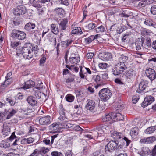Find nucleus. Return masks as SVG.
<instances>
[{
    "instance_id": "f257e3e1",
    "label": "nucleus",
    "mask_w": 156,
    "mask_h": 156,
    "mask_svg": "<svg viewBox=\"0 0 156 156\" xmlns=\"http://www.w3.org/2000/svg\"><path fill=\"white\" fill-rule=\"evenodd\" d=\"M33 47L30 46L18 47L16 49V63L19 64L23 58L29 59L32 58Z\"/></svg>"
},
{
    "instance_id": "f03ea898",
    "label": "nucleus",
    "mask_w": 156,
    "mask_h": 156,
    "mask_svg": "<svg viewBox=\"0 0 156 156\" xmlns=\"http://www.w3.org/2000/svg\"><path fill=\"white\" fill-rule=\"evenodd\" d=\"M127 68L124 62H120L115 65L114 69L112 71V73L114 75H119L122 73Z\"/></svg>"
},
{
    "instance_id": "7ed1b4c3",
    "label": "nucleus",
    "mask_w": 156,
    "mask_h": 156,
    "mask_svg": "<svg viewBox=\"0 0 156 156\" xmlns=\"http://www.w3.org/2000/svg\"><path fill=\"white\" fill-rule=\"evenodd\" d=\"M99 95L101 99L104 101H106L110 98L112 93L108 89L103 88L100 91Z\"/></svg>"
},
{
    "instance_id": "20e7f679",
    "label": "nucleus",
    "mask_w": 156,
    "mask_h": 156,
    "mask_svg": "<svg viewBox=\"0 0 156 156\" xmlns=\"http://www.w3.org/2000/svg\"><path fill=\"white\" fill-rule=\"evenodd\" d=\"M118 141L117 140H112L107 144L105 147V151L106 153L112 152L117 147L118 145Z\"/></svg>"
},
{
    "instance_id": "39448f33",
    "label": "nucleus",
    "mask_w": 156,
    "mask_h": 156,
    "mask_svg": "<svg viewBox=\"0 0 156 156\" xmlns=\"http://www.w3.org/2000/svg\"><path fill=\"white\" fill-rule=\"evenodd\" d=\"M12 35L13 37L19 40H23L26 37V34L23 32L18 30H13Z\"/></svg>"
},
{
    "instance_id": "423d86ee",
    "label": "nucleus",
    "mask_w": 156,
    "mask_h": 156,
    "mask_svg": "<svg viewBox=\"0 0 156 156\" xmlns=\"http://www.w3.org/2000/svg\"><path fill=\"white\" fill-rule=\"evenodd\" d=\"M111 136L113 138L117 139H124V140L126 143V146H128L130 143V140H129L126 137L123 138V136L122 133L121 132H118L116 131H114L111 134Z\"/></svg>"
},
{
    "instance_id": "0eeeda50",
    "label": "nucleus",
    "mask_w": 156,
    "mask_h": 156,
    "mask_svg": "<svg viewBox=\"0 0 156 156\" xmlns=\"http://www.w3.org/2000/svg\"><path fill=\"white\" fill-rule=\"evenodd\" d=\"M145 73L146 76L151 81L156 78V73L155 71L151 68H148L146 69Z\"/></svg>"
},
{
    "instance_id": "6e6552de",
    "label": "nucleus",
    "mask_w": 156,
    "mask_h": 156,
    "mask_svg": "<svg viewBox=\"0 0 156 156\" xmlns=\"http://www.w3.org/2000/svg\"><path fill=\"white\" fill-rule=\"evenodd\" d=\"M149 82L146 80L141 81L139 85V88L137 89L136 92L140 94L144 91V90L148 87Z\"/></svg>"
},
{
    "instance_id": "1a4fd4ad",
    "label": "nucleus",
    "mask_w": 156,
    "mask_h": 156,
    "mask_svg": "<svg viewBox=\"0 0 156 156\" xmlns=\"http://www.w3.org/2000/svg\"><path fill=\"white\" fill-rule=\"evenodd\" d=\"M26 11V8L23 6H18L16 8L13 9V14L17 16H19L21 14H25Z\"/></svg>"
},
{
    "instance_id": "9d476101",
    "label": "nucleus",
    "mask_w": 156,
    "mask_h": 156,
    "mask_svg": "<svg viewBox=\"0 0 156 156\" xmlns=\"http://www.w3.org/2000/svg\"><path fill=\"white\" fill-rule=\"evenodd\" d=\"M87 104L85 106L86 109L91 112L94 111L96 106L94 101L89 99L87 100Z\"/></svg>"
},
{
    "instance_id": "9b49d317",
    "label": "nucleus",
    "mask_w": 156,
    "mask_h": 156,
    "mask_svg": "<svg viewBox=\"0 0 156 156\" xmlns=\"http://www.w3.org/2000/svg\"><path fill=\"white\" fill-rule=\"evenodd\" d=\"M154 101V98L151 96H147L144 98L143 102L142 105L144 107H147L150 105Z\"/></svg>"
},
{
    "instance_id": "f8f14e48",
    "label": "nucleus",
    "mask_w": 156,
    "mask_h": 156,
    "mask_svg": "<svg viewBox=\"0 0 156 156\" xmlns=\"http://www.w3.org/2000/svg\"><path fill=\"white\" fill-rule=\"evenodd\" d=\"M98 57L102 60L107 61L112 58V56L110 53H100L98 55Z\"/></svg>"
},
{
    "instance_id": "ddd939ff",
    "label": "nucleus",
    "mask_w": 156,
    "mask_h": 156,
    "mask_svg": "<svg viewBox=\"0 0 156 156\" xmlns=\"http://www.w3.org/2000/svg\"><path fill=\"white\" fill-rule=\"evenodd\" d=\"M50 120L51 117L50 116H46L40 118L39 121L40 124L41 125H48L51 123Z\"/></svg>"
},
{
    "instance_id": "4468645a",
    "label": "nucleus",
    "mask_w": 156,
    "mask_h": 156,
    "mask_svg": "<svg viewBox=\"0 0 156 156\" xmlns=\"http://www.w3.org/2000/svg\"><path fill=\"white\" fill-rule=\"evenodd\" d=\"M59 114L60 116L59 117V119L61 121H63L62 123H64L65 122H68L69 119L66 116L65 110L62 107L60 108L59 110Z\"/></svg>"
},
{
    "instance_id": "2eb2a0df",
    "label": "nucleus",
    "mask_w": 156,
    "mask_h": 156,
    "mask_svg": "<svg viewBox=\"0 0 156 156\" xmlns=\"http://www.w3.org/2000/svg\"><path fill=\"white\" fill-rule=\"evenodd\" d=\"M97 130L99 132L98 133V135H99V133L101 134L103 133H107L109 131L111 132V131L110 127L105 125L102 126L100 128H98L97 129Z\"/></svg>"
},
{
    "instance_id": "dca6fc26",
    "label": "nucleus",
    "mask_w": 156,
    "mask_h": 156,
    "mask_svg": "<svg viewBox=\"0 0 156 156\" xmlns=\"http://www.w3.org/2000/svg\"><path fill=\"white\" fill-rule=\"evenodd\" d=\"M68 20L67 19L64 18L61 20L59 23V27L61 30H65L67 27Z\"/></svg>"
},
{
    "instance_id": "f3484780",
    "label": "nucleus",
    "mask_w": 156,
    "mask_h": 156,
    "mask_svg": "<svg viewBox=\"0 0 156 156\" xmlns=\"http://www.w3.org/2000/svg\"><path fill=\"white\" fill-rule=\"evenodd\" d=\"M92 80L94 81L97 84V85L94 86L96 89H97L99 87H100L101 84H98L101 80V77L99 75H94L92 79Z\"/></svg>"
},
{
    "instance_id": "a211bd4d",
    "label": "nucleus",
    "mask_w": 156,
    "mask_h": 156,
    "mask_svg": "<svg viewBox=\"0 0 156 156\" xmlns=\"http://www.w3.org/2000/svg\"><path fill=\"white\" fill-rule=\"evenodd\" d=\"M136 74V73L135 71L131 69L126 72L125 76L127 78L130 79L133 76H135Z\"/></svg>"
},
{
    "instance_id": "6ab92c4d",
    "label": "nucleus",
    "mask_w": 156,
    "mask_h": 156,
    "mask_svg": "<svg viewBox=\"0 0 156 156\" xmlns=\"http://www.w3.org/2000/svg\"><path fill=\"white\" fill-rule=\"evenodd\" d=\"M35 84V83L32 80L27 81L25 82V84L23 87V88L24 89H27L34 87Z\"/></svg>"
},
{
    "instance_id": "aec40b11",
    "label": "nucleus",
    "mask_w": 156,
    "mask_h": 156,
    "mask_svg": "<svg viewBox=\"0 0 156 156\" xmlns=\"http://www.w3.org/2000/svg\"><path fill=\"white\" fill-rule=\"evenodd\" d=\"M27 101L32 106L36 105L37 103V101L35 100V98L31 96L27 98Z\"/></svg>"
},
{
    "instance_id": "412c9836",
    "label": "nucleus",
    "mask_w": 156,
    "mask_h": 156,
    "mask_svg": "<svg viewBox=\"0 0 156 156\" xmlns=\"http://www.w3.org/2000/svg\"><path fill=\"white\" fill-rule=\"evenodd\" d=\"M58 124L56 123H54L51 124L49 126V130L53 131V132H56L59 130L58 127Z\"/></svg>"
},
{
    "instance_id": "4be33fe9",
    "label": "nucleus",
    "mask_w": 156,
    "mask_h": 156,
    "mask_svg": "<svg viewBox=\"0 0 156 156\" xmlns=\"http://www.w3.org/2000/svg\"><path fill=\"white\" fill-rule=\"evenodd\" d=\"M113 119L116 118L117 121L122 120L124 119V115H122L121 114L119 113H116V114L113 113Z\"/></svg>"
},
{
    "instance_id": "5701e85b",
    "label": "nucleus",
    "mask_w": 156,
    "mask_h": 156,
    "mask_svg": "<svg viewBox=\"0 0 156 156\" xmlns=\"http://www.w3.org/2000/svg\"><path fill=\"white\" fill-rule=\"evenodd\" d=\"M10 144L8 140H4L2 141L0 144V147L4 148L9 147L10 146Z\"/></svg>"
},
{
    "instance_id": "b1692460",
    "label": "nucleus",
    "mask_w": 156,
    "mask_h": 156,
    "mask_svg": "<svg viewBox=\"0 0 156 156\" xmlns=\"http://www.w3.org/2000/svg\"><path fill=\"white\" fill-rule=\"evenodd\" d=\"M80 58L78 56L70 57L69 58V61L71 64H76L80 62Z\"/></svg>"
},
{
    "instance_id": "393cba45",
    "label": "nucleus",
    "mask_w": 156,
    "mask_h": 156,
    "mask_svg": "<svg viewBox=\"0 0 156 156\" xmlns=\"http://www.w3.org/2000/svg\"><path fill=\"white\" fill-rule=\"evenodd\" d=\"M30 2L32 6L36 8H39L41 6L39 0H30Z\"/></svg>"
},
{
    "instance_id": "a878e982",
    "label": "nucleus",
    "mask_w": 156,
    "mask_h": 156,
    "mask_svg": "<svg viewBox=\"0 0 156 156\" xmlns=\"http://www.w3.org/2000/svg\"><path fill=\"white\" fill-rule=\"evenodd\" d=\"M35 27V25L34 23H29L25 26V29L27 30H30L31 29H34Z\"/></svg>"
},
{
    "instance_id": "bb28decb",
    "label": "nucleus",
    "mask_w": 156,
    "mask_h": 156,
    "mask_svg": "<svg viewBox=\"0 0 156 156\" xmlns=\"http://www.w3.org/2000/svg\"><path fill=\"white\" fill-rule=\"evenodd\" d=\"M156 130V126L147 128L145 131L146 133L150 134L153 133Z\"/></svg>"
},
{
    "instance_id": "cd10ccee",
    "label": "nucleus",
    "mask_w": 156,
    "mask_h": 156,
    "mask_svg": "<svg viewBox=\"0 0 156 156\" xmlns=\"http://www.w3.org/2000/svg\"><path fill=\"white\" fill-rule=\"evenodd\" d=\"M10 128L6 126H4L3 129L2 131V134L5 136H8L10 133Z\"/></svg>"
},
{
    "instance_id": "c85d7f7f",
    "label": "nucleus",
    "mask_w": 156,
    "mask_h": 156,
    "mask_svg": "<svg viewBox=\"0 0 156 156\" xmlns=\"http://www.w3.org/2000/svg\"><path fill=\"white\" fill-rule=\"evenodd\" d=\"M68 122H65L64 123H62L61 125L62 127L64 128H71L73 129L74 125H73L71 123H68Z\"/></svg>"
},
{
    "instance_id": "c756f323",
    "label": "nucleus",
    "mask_w": 156,
    "mask_h": 156,
    "mask_svg": "<svg viewBox=\"0 0 156 156\" xmlns=\"http://www.w3.org/2000/svg\"><path fill=\"white\" fill-rule=\"evenodd\" d=\"M138 128L137 127L132 129L130 132L131 135L132 136H134L137 135L138 133Z\"/></svg>"
},
{
    "instance_id": "7c9ffc66",
    "label": "nucleus",
    "mask_w": 156,
    "mask_h": 156,
    "mask_svg": "<svg viewBox=\"0 0 156 156\" xmlns=\"http://www.w3.org/2000/svg\"><path fill=\"white\" fill-rule=\"evenodd\" d=\"M141 33L142 35H150L152 34L151 30L146 28L142 29L141 30Z\"/></svg>"
},
{
    "instance_id": "2f4dec72",
    "label": "nucleus",
    "mask_w": 156,
    "mask_h": 156,
    "mask_svg": "<svg viewBox=\"0 0 156 156\" xmlns=\"http://www.w3.org/2000/svg\"><path fill=\"white\" fill-rule=\"evenodd\" d=\"M51 28L52 32L54 34H56L58 33L59 32L58 28L56 27V25L55 24H52L51 25Z\"/></svg>"
},
{
    "instance_id": "473e14b6",
    "label": "nucleus",
    "mask_w": 156,
    "mask_h": 156,
    "mask_svg": "<svg viewBox=\"0 0 156 156\" xmlns=\"http://www.w3.org/2000/svg\"><path fill=\"white\" fill-rule=\"evenodd\" d=\"M48 151L49 149L48 148L43 147L40 149L38 150V152L39 154H40L42 156H44V154Z\"/></svg>"
},
{
    "instance_id": "72a5a7b5",
    "label": "nucleus",
    "mask_w": 156,
    "mask_h": 156,
    "mask_svg": "<svg viewBox=\"0 0 156 156\" xmlns=\"http://www.w3.org/2000/svg\"><path fill=\"white\" fill-rule=\"evenodd\" d=\"M72 33L73 34H81L82 33V32L80 27H76L72 30Z\"/></svg>"
},
{
    "instance_id": "f704fd0d",
    "label": "nucleus",
    "mask_w": 156,
    "mask_h": 156,
    "mask_svg": "<svg viewBox=\"0 0 156 156\" xmlns=\"http://www.w3.org/2000/svg\"><path fill=\"white\" fill-rule=\"evenodd\" d=\"M148 150L147 148L143 147L141 151L139 152V154L142 156H144L147 155L148 153Z\"/></svg>"
},
{
    "instance_id": "c9c22d12",
    "label": "nucleus",
    "mask_w": 156,
    "mask_h": 156,
    "mask_svg": "<svg viewBox=\"0 0 156 156\" xmlns=\"http://www.w3.org/2000/svg\"><path fill=\"white\" fill-rule=\"evenodd\" d=\"M113 113H109V114L106 115L105 117L104 118V121H108L110 120L111 119L113 118Z\"/></svg>"
},
{
    "instance_id": "e433bc0d",
    "label": "nucleus",
    "mask_w": 156,
    "mask_h": 156,
    "mask_svg": "<svg viewBox=\"0 0 156 156\" xmlns=\"http://www.w3.org/2000/svg\"><path fill=\"white\" fill-rule=\"evenodd\" d=\"M66 100L69 102H72L74 100V96L71 94H68L65 97Z\"/></svg>"
},
{
    "instance_id": "4c0bfd02",
    "label": "nucleus",
    "mask_w": 156,
    "mask_h": 156,
    "mask_svg": "<svg viewBox=\"0 0 156 156\" xmlns=\"http://www.w3.org/2000/svg\"><path fill=\"white\" fill-rule=\"evenodd\" d=\"M136 49L137 50H139L141 49V47L143 46L142 43L140 41H137L135 42Z\"/></svg>"
},
{
    "instance_id": "58836bf2",
    "label": "nucleus",
    "mask_w": 156,
    "mask_h": 156,
    "mask_svg": "<svg viewBox=\"0 0 156 156\" xmlns=\"http://www.w3.org/2000/svg\"><path fill=\"white\" fill-rule=\"evenodd\" d=\"M17 112V111L14 109H12L11 112H10L8 114L7 116L6 117V119H8L12 117L15 113Z\"/></svg>"
},
{
    "instance_id": "ea45409f",
    "label": "nucleus",
    "mask_w": 156,
    "mask_h": 156,
    "mask_svg": "<svg viewBox=\"0 0 156 156\" xmlns=\"http://www.w3.org/2000/svg\"><path fill=\"white\" fill-rule=\"evenodd\" d=\"M105 29L104 27L102 25H101L95 29L97 33L102 32L105 30Z\"/></svg>"
},
{
    "instance_id": "a19ab883",
    "label": "nucleus",
    "mask_w": 156,
    "mask_h": 156,
    "mask_svg": "<svg viewBox=\"0 0 156 156\" xmlns=\"http://www.w3.org/2000/svg\"><path fill=\"white\" fill-rule=\"evenodd\" d=\"M34 96L37 98H40L41 97V92L38 90H34Z\"/></svg>"
},
{
    "instance_id": "79ce46f5",
    "label": "nucleus",
    "mask_w": 156,
    "mask_h": 156,
    "mask_svg": "<svg viewBox=\"0 0 156 156\" xmlns=\"http://www.w3.org/2000/svg\"><path fill=\"white\" fill-rule=\"evenodd\" d=\"M37 8L38 14L40 15H42L43 13L44 12L45 9V8L44 7L41 6L39 8Z\"/></svg>"
},
{
    "instance_id": "37998d69",
    "label": "nucleus",
    "mask_w": 156,
    "mask_h": 156,
    "mask_svg": "<svg viewBox=\"0 0 156 156\" xmlns=\"http://www.w3.org/2000/svg\"><path fill=\"white\" fill-rule=\"evenodd\" d=\"M20 44V41H12L11 46L12 47L14 48L19 46Z\"/></svg>"
},
{
    "instance_id": "c03bdc74",
    "label": "nucleus",
    "mask_w": 156,
    "mask_h": 156,
    "mask_svg": "<svg viewBox=\"0 0 156 156\" xmlns=\"http://www.w3.org/2000/svg\"><path fill=\"white\" fill-rule=\"evenodd\" d=\"M58 15L63 14V10L62 8H58L55 9L54 10Z\"/></svg>"
},
{
    "instance_id": "a18cd8bd",
    "label": "nucleus",
    "mask_w": 156,
    "mask_h": 156,
    "mask_svg": "<svg viewBox=\"0 0 156 156\" xmlns=\"http://www.w3.org/2000/svg\"><path fill=\"white\" fill-rule=\"evenodd\" d=\"M152 21L153 20L150 19H146L144 21V23L147 26H150Z\"/></svg>"
},
{
    "instance_id": "49530a36",
    "label": "nucleus",
    "mask_w": 156,
    "mask_h": 156,
    "mask_svg": "<svg viewBox=\"0 0 156 156\" xmlns=\"http://www.w3.org/2000/svg\"><path fill=\"white\" fill-rule=\"evenodd\" d=\"M46 60V58L45 57L43 56L42 57L39 61L40 64L39 65L41 66H44Z\"/></svg>"
},
{
    "instance_id": "de8ad7c7",
    "label": "nucleus",
    "mask_w": 156,
    "mask_h": 156,
    "mask_svg": "<svg viewBox=\"0 0 156 156\" xmlns=\"http://www.w3.org/2000/svg\"><path fill=\"white\" fill-rule=\"evenodd\" d=\"M43 83L42 82L39 81L37 85L35 87V89H38L40 90L43 88Z\"/></svg>"
},
{
    "instance_id": "09e8293b",
    "label": "nucleus",
    "mask_w": 156,
    "mask_h": 156,
    "mask_svg": "<svg viewBox=\"0 0 156 156\" xmlns=\"http://www.w3.org/2000/svg\"><path fill=\"white\" fill-rule=\"evenodd\" d=\"M146 43L147 46L150 47L151 45V39L150 37H146Z\"/></svg>"
},
{
    "instance_id": "8fccbe9b",
    "label": "nucleus",
    "mask_w": 156,
    "mask_h": 156,
    "mask_svg": "<svg viewBox=\"0 0 156 156\" xmlns=\"http://www.w3.org/2000/svg\"><path fill=\"white\" fill-rule=\"evenodd\" d=\"M72 129L75 131H80L83 130V129L78 125H74Z\"/></svg>"
},
{
    "instance_id": "3c124183",
    "label": "nucleus",
    "mask_w": 156,
    "mask_h": 156,
    "mask_svg": "<svg viewBox=\"0 0 156 156\" xmlns=\"http://www.w3.org/2000/svg\"><path fill=\"white\" fill-rule=\"evenodd\" d=\"M147 143H150L153 142L155 140L154 136H151L147 138Z\"/></svg>"
},
{
    "instance_id": "603ef678",
    "label": "nucleus",
    "mask_w": 156,
    "mask_h": 156,
    "mask_svg": "<svg viewBox=\"0 0 156 156\" xmlns=\"http://www.w3.org/2000/svg\"><path fill=\"white\" fill-rule=\"evenodd\" d=\"M151 12L153 15H156V5H154L151 7Z\"/></svg>"
},
{
    "instance_id": "864d4df0",
    "label": "nucleus",
    "mask_w": 156,
    "mask_h": 156,
    "mask_svg": "<svg viewBox=\"0 0 156 156\" xmlns=\"http://www.w3.org/2000/svg\"><path fill=\"white\" fill-rule=\"evenodd\" d=\"M72 145V142L70 140H68L65 142V145L67 148L71 147Z\"/></svg>"
},
{
    "instance_id": "5fc2aeb1",
    "label": "nucleus",
    "mask_w": 156,
    "mask_h": 156,
    "mask_svg": "<svg viewBox=\"0 0 156 156\" xmlns=\"http://www.w3.org/2000/svg\"><path fill=\"white\" fill-rule=\"evenodd\" d=\"M6 101L10 104L11 106H13L16 103V101L11 98H6Z\"/></svg>"
},
{
    "instance_id": "6e6d98bb",
    "label": "nucleus",
    "mask_w": 156,
    "mask_h": 156,
    "mask_svg": "<svg viewBox=\"0 0 156 156\" xmlns=\"http://www.w3.org/2000/svg\"><path fill=\"white\" fill-rule=\"evenodd\" d=\"M51 155L53 156H63V154L60 152L54 151L51 153Z\"/></svg>"
},
{
    "instance_id": "4d7b16f0",
    "label": "nucleus",
    "mask_w": 156,
    "mask_h": 156,
    "mask_svg": "<svg viewBox=\"0 0 156 156\" xmlns=\"http://www.w3.org/2000/svg\"><path fill=\"white\" fill-rule=\"evenodd\" d=\"M86 73H84L82 70V68L81 66H80V70L79 72V75L81 78H84L85 76L84 74Z\"/></svg>"
},
{
    "instance_id": "13d9d810",
    "label": "nucleus",
    "mask_w": 156,
    "mask_h": 156,
    "mask_svg": "<svg viewBox=\"0 0 156 156\" xmlns=\"http://www.w3.org/2000/svg\"><path fill=\"white\" fill-rule=\"evenodd\" d=\"M12 80L10 78H6V80L4 83L3 85L7 86L10 84Z\"/></svg>"
},
{
    "instance_id": "bf43d9fd",
    "label": "nucleus",
    "mask_w": 156,
    "mask_h": 156,
    "mask_svg": "<svg viewBox=\"0 0 156 156\" xmlns=\"http://www.w3.org/2000/svg\"><path fill=\"white\" fill-rule=\"evenodd\" d=\"M107 65L106 63H100L99 64L98 66L100 68L105 69L107 67Z\"/></svg>"
},
{
    "instance_id": "052dcab7",
    "label": "nucleus",
    "mask_w": 156,
    "mask_h": 156,
    "mask_svg": "<svg viewBox=\"0 0 156 156\" xmlns=\"http://www.w3.org/2000/svg\"><path fill=\"white\" fill-rule=\"evenodd\" d=\"M96 26L95 24L93 23H91L88 25V27L90 30H91L95 27Z\"/></svg>"
},
{
    "instance_id": "680f3d73",
    "label": "nucleus",
    "mask_w": 156,
    "mask_h": 156,
    "mask_svg": "<svg viewBox=\"0 0 156 156\" xmlns=\"http://www.w3.org/2000/svg\"><path fill=\"white\" fill-rule=\"evenodd\" d=\"M38 149H35L34 150L33 152L29 156H38Z\"/></svg>"
},
{
    "instance_id": "e2e57ef3",
    "label": "nucleus",
    "mask_w": 156,
    "mask_h": 156,
    "mask_svg": "<svg viewBox=\"0 0 156 156\" xmlns=\"http://www.w3.org/2000/svg\"><path fill=\"white\" fill-rule=\"evenodd\" d=\"M74 80V78L73 76H70L66 80V83H71Z\"/></svg>"
},
{
    "instance_id": "0e129e2a",
    "label": "nucleus",
    "mask_w": 156,
    "mask_h": 156,
    "mask_svg": "<svg viewBox=\"0 0 156 156\" xmlns=\"http://www.w3.org/2000/svg\"><path fill=\"white\" fill-rule=\"evenodd\" d=\"M94 56V53L92 52L87 53L86 55V57L87 59H92Z\"/></svg>"
},
{
    "instance_id": "69168bd1",
    "label": "nucleus",
    "mask_w": 156,
    "mask_h": 156,
    "mask_svg": "<svg viewBox=\"0 0 156 156\" xmlns=\"http://www.w3.org/2000/svg\"><path fill=\"white\" fill-rule=\"evenodd\" d=\"M59 2L62 4H63L66 6L69 5V2L68 0H59Z\"/></svg>"
},
{
    "instance_id": "338daca9",
    "label": "nucleus",
    "mask_w": 156,
    "mask_h": 156,
    "mask_svg": "<svg viewBox=\"0 0 156 156\" xmlns=\"http://www.w3.org/2000/svg\"><path fill=\"white\" fill-rule=\"evenodd\" d=\"M93 41V40L92 38H91V36H90V37L85 39V43L87 44L90 43Z\"/></svg>"
},
{
    "instance_id": "774afa93",
    "label": "nucleus",
    "mask_w": 156,
    "mask_h": 156,
    "mask_svg": "<svg viewBox=\"0 0 156 156\" xmlns=\"http://www.w3.org/2000/svg\"><path fill=\"white\" fill-rule=\"evenodd\" d=\"M150 155L152 156H156V145L154 146L151 152H150Z\"/></svg>"
}]
</instances>
